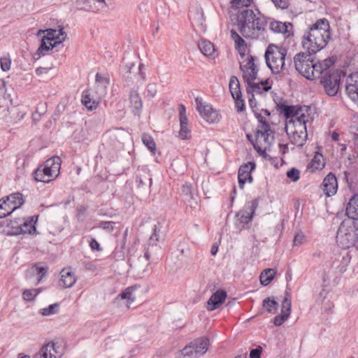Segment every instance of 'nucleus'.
Masks as SVG:
<instances>
[{"label": "nucleus", "mask_w": 358, "mask_h": 358, "mask_svg": "<svg viewBox=\"0 0 358 358\" xmlns=\"http://www.w3.org/2000/svg\"><path fill=\"white\" fill-rule=\"evenodd\" d=\"M276 274V271L273 268H266L260 275V282L264 286H267L273 280Z\"/></svg>", "instance_id": "30"}, {"label": "nucleus", "mask_w": 358, "mask_h": 358, "mask_svg": "<svg viewBox=\"0 0 358 358\" xmlns=\"http://www.w3.org/2000/svg\"><path fill=\"white\" fill-rule=\"evenodd\" d=\"M142 141L150 151L152 153L155 152L156 144L153 138L150 135L143 134L142 136Z\"/></svg>", "instance_id": "39"}, {"label": "nucleus", "mask_w": 358, "mask_h": 358, "mask_svg": "<svg viewBox=\"0 0 358 358\" xmlns=\"http://www.w3.org/2000/svg\"><path fill=\"white\" fill-rule=\"evenodd\" d=\"M24 203L23 195L19 192L2 198L0 200V218L10 215L15 210L22 206Z\"/></svg>", "instance_id": "11"}, {"label": "nucleus", "mask_w": 358, "mask_h": 358, "mask_svg": "<svg viewBox=\"0 0 358 358\" xmlns=\"http://www.w3.org/2000/svg\"><path fill=\"white\" fill-rule=\"evenodd\" d=\"M246 136H247V138L248 139V141H250V143L253 145L254 148H255V149L258 152H262L261 148H260L259 147H257V146L255 144V143H254V140H253V138H252V135H251V134H247V135H246Z\"/></svg>", "instance_id": "64"}, {"label": "nucleus", "mask_w": 358, "mask_h": 358, "mask_svg": "<svg viewBox=\"0 0 358 358\" xmlns=\"http://www.w3.org/2000/svg\"><path fill=\"white\" fill-rule=\"evenodd\" d=\"M96 82L99 83H103L104 87H106V85L108 84L109 80L106 77L101 76L99 73H97L96 75Z\"/></svg>", "instance_id": "60"}, {"label": "nucleus", "mask_w": 358, "mask_h": 358, "mask_svg": "<svg viewBox=\"0 0 358 358\" xmlns=\"http://www.w3.org/2000/svg\"><path fill=\"white\" fill-rule=\"evenodd\" d=\"M59 286L63 288L71 287L76 282L75 274L68 268H64L60 273Z\"/></svg>", "instance_id": "23"}, {"label": "nucleus", "mask_w": 358, "mask_h": 358, "mask_svg": "<svg viewBox=\"0 0 358 358\" xmlns=\"http://www.w3.org/2000/svg\"><path fill=\"white\" fill-rule=\"evenodd\" d=\"M350 262V257L349 254L347 252L345 254V255H344L343 257L341 265L338 266L339 272L343 273L344 271H345L347 266H348Z\"/></svg>", "instance_id": "49"}, {"label": "nucleus", "mask_w": 358, "mask_h": 358, "mask_svg": "<svg viewBox=\"0 0 358 358\" xmlns=\"http://www.w3.org/2000/svg\"><path fill=\"white\" fill-rule=\"evenodd\" d=\"M196 110L201 116L208 122L214 123L217 120V113L213 107L203 101L202 98L196 97L195 99Z\"/></svg>", "instance_id": "14"}, {"label": "nucleus", "mask_w": 358, "mask_h": 358, "mask_svg": "<svg viewBox=\"0 0 358 358\" xmlns=\"http://www.w3.org/2000/svg\"><path fill=\"white\" fill-rule=\"evenodd\" d=\"M345 92L352 101L358 105V71L351 73L347 78Z\"/></svg>", "instance_id": "15"}, {"label": "nucleus", "mask_w": 358, "mask_h": 358, "mask_svg": "<svg viewBox=\"0 0 358 358\" xmlns=\"http://www.w3.org/2000/svg\"><path fill=\"white\" fill-rule=\"evenodd\" d=\"M274 4L281 8H287V2L286 0H271Z\"/></svg>", "instance_id": "61"}, {"label": "nucleus", "mask_w": 358, "mask_h": 358, "mask_svg": "<svg viewBox=\"0 0 358 358\" xmlns=\"http://www.w3.org/2000/svg\"><path fill=\"white\" fill-rule=\"evenodd\" d=\"M115 222L111 221H101L99 223V227L111 232L114 229Z\"/></svg>", "instance_id": "50"}, {"label": "nucleus", "mask_w": 358, "mask_h": 358, "mask_svg": "<svg viewBox=\"0 0 358 358\" xmlns=\"http://www.w3.org/2000/svg\"><path fill=\"white\" fill-rule=\"evenodd\" d=\"M277 107L278 110H280V113L284 115L287 122L289 120H296L301 114H304L302 113L303 108L301 106H289L285 103H278Z\"/></svg>", "instance_id": "16"}, {"label": "nucleus", "mask_w": 358, "mask_h": 358, "mask_svg": "<svg viewBox=\"0 0 358 358\" xmlns=\"http://www.w3.org/2000/svg\"><path fill=\"white\" fill-rule=\"evenodd\" d=\"M346 215L354 220H358V194H355L346 207Z\"/></svg>", "instance_id": "24"}, {"label": "nucleus", "mask_w": 358, "mask_h": 358, "mask_svg": "<svg viewBox=\"0 0 358 358\" xmlns=\"http://www.w3.org/2000/svg\"><path fill=\"white\" fill-rule=\"evenodd\" d=\"M253 0H232L234 7H244L238 11L237 26L239 31L245 38L259 39L264 38L268 18L258 9L249 8Z\"/></svg>", "instance_id": "2"}, {"label": "nucleus", "mask_w": 358, "mask_h": 358, "mask_svg": "<svg viewBox=\"0 0 358 358\" xmlns=\"http://www.w3.org/2000/svg\"><path fill=\"white\" fill-rule=\"evenodd\" d=\"M289 22H281L279 21H271L269 24V29L274 33L286 34L289 33V28H292Z\"/></svg>", "instance_id": "25"}, {"label": "nucleus", "mask_w": 358, "mask_h": 358, "mask_svg": "<svg viewBox=\"0 0 358 358\" xmlns=\"http://www.w3.org/2000/svg\"><path fill=\"white\" fill-rule=\"evenodd\" d=\"M257 60V58L255 56H252L250 55L248 57L247 63L244 65H241L240 69L241 70H252L255 71V69H258L257 65L255 64V62Z\"/></svg>", "instance_id": "38"}, {"label": "nucleus", "mask_w": 358, "mask_h": 358, "mask_svg": "<svg viewBox=\"0 0 358 358\" xmlns=\"http://www.w3.org/2000/svg\"><path fill=\"white\" fill-rule=\"evenodd\" d=\"M192 189V185L189 182H185V184L182 185L181 187V191L184 195L189 196L190 199H193Z\"/></svg>", "instance_id": "52"}, {"label": "nucleus", "mask_w": 358, "mask_h": 358, "mask_svg": "<svg viewBox=\"0 0 358 358\" xmlns=\"http://www.w3.org/2000/svg\"><path fill=\"white\" fill-rule=\"evenodd\" d=\"M129 100L132 113L135 115L139 116L141 112L143 102L138 92V90L133 89L131 90Z\"/></svg>", "instance_id": "22"}, {"label": "nucleus", "mask_w": 358, "mask_h": 358, "mask_svg": "<svg viewBox=\"0 0 358 358\" xmlns=\"http://www.w3.org/2000/svg\"><path fill=\"white\" fill-rule=\"evenodd\" d=\"M199 48L201 50V52L206 57H215V48L214 45L210 42L209 41L206 40H201L199 43Z\"/></svg>", "instance_id": "27"}, {"label": "nucleus", "mask_w": 358, "mask_h": 358, "mask_svg": "<svg viewBox=\"0 0 358 358\" xmlns=\"http://www.w3.org/2000/svg\"><path fill=\"white\" fill-rule=\"evenodd\" d=\"M256 167L255 163L253 162H249L248 163L242 164L238 169V171H241L243 173H251Z\"/></svg>", "instance_id": "47"}, {"label": "nucleus", "mask_w": 358, "mask_h": 358, "mask_svg": "<svg viewBox=\"0 0 358 358\" xmlns=\"http://www.w3.org/2000/svg\"><path fill=\"white\" fill-rule=\"evenodd\" d=\"M1 68L3 71H8L10 69L11 61L8 57L0 59Z\"/></svg>", "instance_id": "53"}, {"label": "nucleus", "mask_w": 358, "mask_h": 358, "mask_svg": "<svg viewBox=\"0 0 358 358\" xmlns=\"http://www.w3.org/2000/svg\"><path fill=\"white\" fill-rule=\"evenodd\" d=\"M39 290L37 289H25L22 293L24 300L31 301L38 294Z\"/></svg>", "instance_id": "42"}, {"label": "nucleus", "mask_w": 358, "mask_h": 358, "mask_svg": "<svg viewBox=\"0 0 358 358\" xmlns=\"http://www.w3.org/2000/svg\"><path fill=\"white\" fill-rule=\"evenodd\" d=\"M230 33L231 38L234 41L235 48L238 51H245L246 45L243 38L234 29H231Z\"/></svg>", "instance_id": "34"}, {"label": "nucleus", "mask_w": 358, "mask_h": 358, "mask_svg": "<svg viewBox=\"0 0 358 358\" xmlns=\"http://www.w3.org/2000/svg\"><path fill=\"white\" fill-rule=\"evenodd\" d=\"M324 166V162L323 159V155L317 154L312 159L310 163L308 165V169H310L312 172L317 170L322 169Z\"/></svg>", "instance_id": "29"}, {"label": "nucleus", "mask_w": 358, "mask_h": 358, "mask_svg": "<svg viewBox=\"0 0 358 358\" xmlns=\"http://www.w3.org/2000/svg\"><path fill=\"white\" fill-rule=\"evenodd\" d=\"M134 289L132 287H127L122 294L121 297L123 299H127L130 303L134 302L136 299L134 294Z\"/></svg>", "instance_id": "46"}, {"label": "nucleus", "mask_w": 358, "mask_h": 358, "mask_svg": "<svg viewBox=\"0 0 358 358\" xmlns=\"http://www.w3.org/2000/svg\"><path fill=\"white\" fill-rule=\"evenodd\" d=\"M82 103L86 108H87L88 110H90L96 108L98 104V102H96L95 101H92L87 91L83 92Z\"/></svg>", "instance_id": "37"}, {"label": "nucleus", "mask_w": 358, "mask_h": 358, "mask_svg": "<svg viewBox=\"0 0 358 358\" xmlns=\"http://www.w3.org/2000/svg\"><path fill=\"white\" fill-rule=\"evenodd\" d=\"M291 300L285 296L282 302L280 314L273 318L275 326L280 327L287 320L291 313Z\"/></svg>", "instance_id": "19"}, {"label": "nucleus", "mask_w": 358, "mask_h": 358, "mask_svg": "<svg viewBox=\"0 0 358 358\" xmlns=\"http://www.w3.org/2000/svg\"><path fill=\"white\" fill-rule=\"evenodd\" d=\"M179 116H180V120H183V117H187L186 115V108L185 106L182 104L180 106L179 108Z\"/></svg>", "instance_id": "63"}, {"label": "nucleus", "mask_w": 358, "mask_h": 358, "mask_svg": "<svg viewBox=\"0 0 358 358\" xmlns=\"http://www.w3.org/2000/svg\"><path fill=\"white\" fill-rule=\"evenodd\" d=\"M262 348L258 346L255 349H252L250 353V358H261Z\"/></svg>", "instance_id": "57"}, {"label": "nucleus", "mask_w": 358, "mask_h": 358, "mask_svg": "<svg viewBox=\"0 0 358 358\" xmlns=\"http://www.w3.org/2000/svg\"><path fill=\"white\" fill-rule=\"evenodd\" d=\"M287 50L283 46L269 44L267 47L264 57L267 66L272 73L278 74L286 70L285 57Z\"/></svg>", "instance_id": "6"}, {"label": "nucleus", "mask_w": 358, "mask_h": 358, "mask_svg": "<svg viewBox=\"0 0 358 358\" xmlns=\"http://www.w3.org/2000/svg\"><path fill=\"white\" fill-rule=\"evenodd\" d=\"M226 298L227 292L223 289H218L208 300L207 309L210 311L217 309L224 302Z\"/></svg>", "instance_id": "20"}, {"label": "nucleus", "mask_w": 358, "mask_h": 358, "mask_svg": "<svg viewBox=\"0 0 358 358\" xmlns=\"http://www.w3.org/2000/svg\"><path fill=\"white\" fill-rule=\"evenodd\" d=\"M13 115L15 116L14 119L16 120H21L24 118L26 115V113L24 111L20 110L18 108H15L12 110Z\"/></svg>", "instance_id": "54"}, {"label": "nucleus", "mask_w": 358, "mask_h": 358, "mask_svg": "<svg viewBox=\"0 0 358 358\" xmlns=\"http://www.w3.org/2000/svg\"><path fill=\"white\" fill-rule=\"evenodd\" d=\"M321 187L324 194L329 197L334 195L338 189V182L336 176L329 173L324 178Z\"/></svg>", "instance_id": "17"}, {"label": "nucleus", "mask_w": 358, "mask_h": 358, "mask_svg": "<svg viewBox=\"0 0 358 358\" xmlns=\"http://www.w3.org/2000/svg\"><path fill=\"white\" fill-rule=\"evenodd\" d=\"M59 306L57 303L51 304L48 307L41 309V313L45 316L56 314L58 312Z\"/></svg>", "instance_id": "43"}, {"label": "nucleus", "mask_w": 358, "mask_h": 358, "mask_svg": "<svg viewBox=\"0 0 358 358\" xmlns=\"http://www.w3.org/2000/svg\"><path fill=\"white\" fill-rule=\"evenodd\" d=\"M271 89V86H264L262 87L260 84L255 83H250L246 87V92L248 94L256 93H262V92H268Z\"/></svg>", "instance_id": "33"}, {"label": "nucleus", "mask_w": 358, "mask_h": 358, "mask_svg": "<svg viewBox=\"0 0 358 358\" xmlns=\"http://www.w3.org/2000/svg\"><path fill=\"white\" fill-rule=\"evenodd\" d=\"M331 38L330 25L326 18L317 20L310 26L303 36V48L307 50L310 59L311 55L325 48Z\"/></svg>", "instance_id": "3"}, {"label": "nucleus", "mask_w": 358, "mask_h": 358, "mask_svg": "<svg viewBox=\"0 0 358 358\" xmlns=\"http://www.w3.org/2000/svg\"><path fill=\"white\" fill-rule=\"evenodd\" d=\"M307 122L308 117L305 114H301L296 120H289L286 122L285 130L292 144L298 147H302L304 145L308 137Z\"/></svg>", "instance_id": "5"}, {"label": "nucleus", "mask_w": 358, "mask_h": 358, "mask_svg": "<svg viewBox=\"0 0 358 358\" xmlns=\"http://www.w3.org/2000/svg\"><path fill=\"white\" fill-rule=\"evenodd\" d=\"M259 205L258 199L247 202L243 208L236 213L238 221L243 224H248L252 220L255 210Z\"/></svg>", "instance_id": "13"}, {"label": "nucleus", "mask_w": 358, "mask_h": 358, "mask_svg": "<svg viewBox=\"0 0 358 358\" xmlns=\"http://www.w3.org/2000/svg\"><path fill=\"white\" fill-rule=\"evenodd\" d=\"M136 182L138 189L148 190L152 185V178L148 172L144 171L136 178Z\"/></svg>", "instance_id": "26"}, {"label": "nucleus", "mask_w": 358, "mask_h": 358, "mask_svg": "<svg viewBox=\"0 0 358 358\" xmlns=\"http://www.w3.org/2000/svg\"><path fill=\"white\" fill-rule=\"evenodd\" d=\"M296 70L306 79L310 80L320 78V83L326 93L335 96L339 89L341 73L333 68L335 59L328 57L322 62H315L305 52H299L294 57Z\"/></svg>", "instance_id": "1"}, {"label": "nucleus", "mask_w": 358, "mask_h": 358, "mask_svg": "<svg viewBox=\"0 0 358 358\" xmlns=\"http://www.w3.org/2000/svg\"><path fill=\"white\" fill-rule=\"evenodd\" d=\"M229 90L232 97L235 96L240 97L242 94L239 80L237 77L234 76H231L230 78Z\"/></svg>", "instance_id": "32"}, {"label": "nucleus", "mask_w": 358, "mask_h": 358, "mask_svg": "<svg viewBox=\"0 0 358 358\" xmlns=\"http://www.w3.org/2000/svg\"><path fill=\"white\" fill-rule=\"evenodd\" d=\"M61 356L62 353L57 351L55 344L51 342L43 346L40 352L34 356V358H60Z\"/></svg>", "instance_id": "21"}, {"label": "nucleus", "mask_w": 358, "mask_h": 358, "mask_svg": "<svg viewBox=\"0 0 358 358\" xmlns=\"http://www.w3.org/2000/svg\"><path fill=\"white\" fill-rule=\"evenodd\" d=\"M259 69L252 70H241L243 72V78L247 85H250V83L253 82L257 78V73Z\"/></svg>", "instance_id": "36"}, {"label": "nucleus", "mask_w": 358, "mask_h": 358, "mask_svg": "<svg viewBox=\"0 0 358 358\" xmlns=\"http://www.w3.org/2000/svg\"><path fill=\"white\" fill-rule=\"evenodd\" d=\"M287 177L289 178L293 182H296L300 177V171L296 168H292L287 172Z\"/></svg>", "instance_id": "48"}, {"label": "nucleus", "mask_w": 358, "mask_h": 358, "mask_svg": "<svg viewBox=\"0 0 358 358\" xmlns=\"http://www.w3.org/2000/svg\"><path fill=\"white\" fill-rule=\"evenodd\" d=\"M336 243L343 249L358 247V231L356 226L347 227L345 221L342 222L337 231Z\"/></svg>", "instance_id": "8"}, {"label": "nucleus", "mask_w": 358, "mask_h": 358, "mask_svg": "<svg viewBox=\"0 0 358 358\" xmlns=\"http://www.w3.org/2000/svg\"><path fill=\"white\" fill-rule=\"evenodd\" d=\"M50 69L51 68L38 67L36 69L35 72L37 76H41L44 73H48Z\"/></svg>", "instance_id": "62"}, {"label": "nucleus", "mask_w": 358, "mask_h": 358, "mask_svg": "<svg viewBox=\"0 0 358 358\" xmlns=\"http://www.w3.org/2000/svg\"><path fill=\"white\" fill-rule=\"evenodd\" d=\"M122 69L124 71V79H125L126 82L127 83V85H129V83L130 82V80L131 78L130 75L132 73V69H130L124 65H123Z\"/></svg>", "instance_id": "58"}, {"label": "nucleus", "mask_w": 358, "mask_h": 358, "mask_svg": "<svg viewBox=\"0 0 358 358\" xmlns=\"http://www.w3.org/2000/svg\"><path fill=\"white\" fill-rule=\"evenodd\" d=\"M238 180L239 187L243 189L247 181L249 182H252V177L251 176V173H241V171H238Z\"/></svg>", "instance_id": "40"}, {"label": "nucleus", "mask_w": 358, "mask_h": 358, "mask_svg": "<svg viewBox=\"0 0 358 358\" xmlns=\"http://www.w3.org/2000/svg\"><path fill=\"white\" fill-rule=\"evenodd\" d=\"M38 220V216H31L28 218H23L22 223L20 224V228L15 236L20 234L34 235L37 234L36 223Z\"/></svg>", "instance_id": "18"}, {"label": "nucleus", "mask_w": 358, "mask_h": 358, "mask_svg": "<svg viewBox=\"0 0 358 358\" xmlns=\"http://www.w3.org/2000/svg\"><path fill=\"white\" fill-rule=\"evenodd\" d=\"M37 36L41 37V43L36 54L41 57L45 55V52L53 49L57 44L63 43L66 38V34L64 28L59 30L47 29L38 30Z\"/></svg>", "instance_id": "4"}, {"label": "nucleus", "mask_w": 358, "mask_h": 358, "mask_svg": "<svg viewBox=\"0 0 358 358\" xmlns=\"http://www.w3.org/2000/svg\"><path fill=\"white\" fill-rule=\"evenodd\" d=\"M62 160L60 157L54 156L47 159L40 165L34 173L35 180L48 183L56 178L61 168Z\"/></svg>", "instance_id": "7"}, {"label": "nucleus", "mask_w": 358, "mask_h": 358, "mask_svg": "<svg viewBox=\"0 0 358 358\" xmlns=\"http://www.w3.org/2000/svg\"><path fill=\"white\" fill-rule=\"evenodd\" d=\"M305 241V236L303 233H297L293 240L294 245H301Z\"/></svg>", "instance_id": "56"}, {"label": "nucleus", "mask_w": 358, "mask_h": 358, "mask_svg": "<svg viewBox=\"0 0 358 358\" xmlns=\"http://www.w3.org/2000/svg\"><path fill=\"white\" fill-rule=\"evenodd\" d=\"M157 85L156 83H149L146 86L145 91L144 92L145 96L148 99L153 98L157 94Z\"/></svg>", "instance_id": "44"}, {"label": "nucleus", "mask_w": 358, "mask_h": 358, "mask_svg": "<svg viewBox=\"0 0 358 358\" xmlns=\"http://www.w3.org/2000/svg\"><path fill=\"white\" fill-rule=\"evenodd\" d=\"M180 124L179 137L182 140L189 139L191 138V130L188 126V118L183 117V120H180Z\"/></svg>", "instance_id": "31"}, {"label": "nucleus", "mask_w": 358, "mask_h": 358, "mask_svg": "<svg viewBox=\"0 0 358 358\" xmlns=\"http://www.w3.org/2000/svg\"><path fill=\"white\" fill-rule=\"evenodd\" d=\"M278 306V303L275 300L274 297H267L262 301V307L267 313L271 314H275Z\"/></svg>", "instance_id": "28"}, {"label": "nucleus", "mask_w": 358, "mask_h": 358, "mask_svg": "<svg viewBox=\"0 0 358 358\" xmlns=\"http://www.w3.org/2000/svg\"><path fill=\"white\" fill-rule=\"evenodd\" d=\"M90 246L92 250L101 251L102 250L100 244L94 238H92L90 242Z\"/></svg>", "instance_id": "59"}, {"label": "nucleus", "mask_w": 358, "mask_h": 358, "mask_svg": "<svg viewBox=\"0 0 358 358\" xmlns=\"http://www.w3.org/2000/svg\"><path fill=\"white\" fill-rule=\"evenodd\" d=\"M48 270V266H41V263H36L34 266L31 267L33 273H36L39 275L38 278V282H39L45 275Z\"/></svg>", "instance_id": "35"}, {"label": "nucleus", "mask_w": 358, "mask_h": 358, "mask_svg": "<svg viewBox=\"0 0 358 358\" xmlns=\"http://www.w3.org/2000/svg\"><path fill=\"white\" fill-rule=\"evenodd\" d=\"M41 112H39L40 107H36L34 113H32V120L34 124L38 122L41 116L45 113V103H41Z\"/></svg>", "instance_id": "45"}, {"label": "nucleus", "mask_w": 358, "mask_h": 358, "mask_svg": "<svg viewBox=\"0 0 358 358\" xmlns=\"http://www.w3.org/2000/svg\"><path fill=\"white\" fill-rule=\"evenodd\" d=\"M209 339L200 337L179 352L178 358L196 357L205 354L208 350Z\"/></svg>", "instance_id": "10"}, {"label": "nucleus", "mask_w": 358, "mask_h": 358, "mask_svg": "<svg viewBox=\"0 0 358 358\" xmlns=\"http://www.w3.org/2000/svg\"><path fill=\"white\" fill-rule=\"evenodd\" d=\"M248 102L250 108L252 112L255 114L256 117L261 124L259 126L260 129H258L255 132V137L257 139L263 138L264 141L266 143L270 144L273 140V132L271 129L269 124L266 120L262 116L261 114L257 113V101L255 99L254 94H248Z\"/></svg>", "instance_id": "9"}, {"label": "nucleus", "mask_w": 358, "mask_h": 358, "mask_svg": "<svg viewBox=\"0 0 358 358\" xmlns=\"http://www.w3.org/2000/svg\"><path fill=\"white\" fill-rule=\"evenodd\" d=\"M233 99L236 103V107L237 109V112L241 113L245 110V104L244 101L242 99V95L239 96H233Z\"/></svg>", "instance_id": "51"}, {"label": "nucleus", "mask_w": 358, "mask_h": 358, "mask_svg": "<svg viewBox=\"0 0 358 358\" xmlns=\"http://www.w3.org/2000/svg\"><path fill=\"white\" fill-rule=\"evenodd\" d=\"M162 228V226L159 222L155 224L152 228V233L148 241L147 246L145 248L143 257L146 260H149L160 250V247L158 245L157 243L161 238H163L164 236Z\"/></svg>", "instance_id": "12"}, {"label": "nucleus", "mask_w": 358, "mask_h": 358, "mask_svg": "<svg viewBox=\"0 0 358 358\" xmlns=\"http://www.w3.org/2000/svg\"><path fill=\"white\" fill-rule=\"evenodd\" d=\"M145 69V66L143 64H140L138 67V73L134 75L138 79L141 80V83H143L145 80V73L143 71V69Z\"/></svg>", "instance_id": "55"}, {"label": "nucleus", "mask_w": 358, "mask_h": 358, "mask_svg": "<svg viewBox=\"0 0 358 358\" xmlns=\"http://www.w3.org/2000/svg\"><path fill=\"white\" fill-rule=\"evenodd\" d=\"M23 218H17L13 220H10L9 223H8L7 226L11 229L10 234L15 235V233L19 231L20 228V224L22 222Z\"/></svg>", "instance_id": "41"}]
</instances>
